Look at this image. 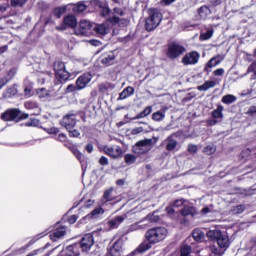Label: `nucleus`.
<instances>
[{
  "label": "nucleus",
  "mask_w": 256,
  "mask_h": 256,
  "mask_svg": "<svg viewBox=\"0 0 256 256\" xmlns=\"http://www.w3.org/2000/svg\"><path fill=\"white\" fill-rule=\"evenodd\" d=\"M28 0H11V7H23L27 4Z\"/></svg>",
  "instance_id": "38"
},
{
  "label": "nucleus",
  "mask_w": 256,
  "mask_h": 256,
  "mask_svg": "<svg viewBox=\"0 0 256 256\" xmlns=\"http://www.w3.org/2000/svg\"><path fill=\"white\" fill-rule=\"evenodd\" d=\"M122 245L121 242H115L113 246L109 249L111 256H121Z\"/></svg>",
  "instance_id": "23"
},
{
  "label": "nucleus",
  "mask_w": 256,
  "mask_h": 256,
  "mask_svg": "<svg viewBox=\"0 0 256 256\" xmlns=\"http://www.w3.org/2000/svg\"><path fill=\"white\" fill-rule=\"evenodd\" d=\"M166 213H168V215H173V213H175V209H173V206L166 207Z\"/></svg>",
  "instance_id": "63"
},
{
  "label": "nucleus",
  "mask_w": 256,
  "mask_h": 256,
  "mask_svg": "<svg viewBox=\"0 0 256 256\" xmlns=\"http://www.w3.org/2000/svg\"><path fill=\"white\" fill-rule=\"evenodd\" d=\"M145 221H149V223H157V221H159V216L155 214H148Z\"/></svg>",
  "instance_id": "44"
},
{
  "label": "nucleus",
  "mask_w": 256,
  "mask_h": 256,
  "mask_svg": "<svg viewBox=\"0 0 256 256\" xmlns=\"http://www.w3.org/2000/svg\"><path fill=\"white\" fill-rule=\"evenodd\" d=\"M206 235H207L208 239L218 240L223 235V233L219 229L214 228V229L209 230L206 233Z\"/></svg>",
  "instance_id": "26"
},
{
  "label": "nucleus",
  "mask_w": 256,
  "mask_h": 256,
  "mask_svg": "<svg viewBox=\"0 0 256 256\" xmlns=\"http://www.w3.org/2000/svg\"><path fill=\"white\" fill-rule=\"evenodd\" d=\"M165 119V111H157L152 114V120L156 122H161Z\"/></svg>",
  "instance_id": "34"
},
{
  "label": "nucleus",
  "mask_w": 256,
  "mask_h": 256,
  "mask_svg": "<svg viewBox=\"0 0 256 256\" xmlns=\"http://www.w3.org/2000/svg\"><path fill=\"white\" fill-rule=\"evenodd\" d=\"M214 75H215L216 77H221V76L225 75V69H223V68H218V69H216V70L214 71Z\"/></svg>",
  "instance_id": "50"
},
{
  "label": "nucleus",
  "mask_w": 256,
  "mask_h": 256,
  "mask_svg": "<svg viewBox=\"0 0 256 256\" xmlns=\"http://www.w3.org/2000/svg\"><path fill=\"white\" fill-rule=\"evenodd\" d=\"M68 133H69V137H80L81 135V132H79V130L75 128L68 130Z\"/></svg>",
  "instance_id": "49"
},
{
  "label": "nucleus",
  "mask_w": 256,
  "mask_h": 256,
  "mask_svg": "<svg viewBox=\"0 0 256 256\" xmlns=\"http://www.w3.org/2000/svg\"><path fill=\"white\" fill-rule=\"evenodd\" d=\"M96 5H97V7H100V9H104V7H107L106 2L99 1V0L96 1Z\"/></svg>",
  "instance_id": "59"
},
{
  "label": "nucleus",
  "mask_w": 256,
  "mask_h": 256,
  "mask_svg": "<svg viewBox=\"0 0 256 256\" xmlns=\"http://www.w3.org/2000/svg\"><path fill=\"white\" fill-rule=\"evenodd\" d=\"M91 79H93V76H91L90 73L83 74L80 76L76 81V87L78 90L85 89L89 83H91Z\"/></svg>",
  "instance_id": "17"
},
{
  "label": "nucleus",
  "mask_w": 256,
  "mask_h": 256,
  "mask_svg": "<svg viewBox=\"0 0 256 256\" xmlns=\"http://www.w3.org/2000/svg\"><path fill=\"white\" fill-rule=\"evenodd\" d=\"M93 31H95L97 35H107V33H109V26H107V24H95Z\"/></svg>",
  "instance_id": "22"
},
{
  "label": "nucleus",
  "mask_w": 256,
  "mask_h": 256,
  "mask_svg": "<svg viewBox=\"0 0 256 256\" xmlns=\"http://www.w3.org/2000/svg\"><path fill=\"white\" fill-rule=\"evenodd\" d=\"M85 149L88 153H93V144H87Z\"/></svg>",
  "instance_id": "64"
},
{
  "label": "nucleus",
  "mask_w": 256,
  "mask_h": 256,
  "mask_svg": "<svg viewBox=\"0 0 256 256\" xmlns=\"http://www.w3.org/2000/svg\"><path fill=\"white\" fill-rule=\"evenodd\" d=\"M185 51V47L179 45V44H170L168 47V57L169 59H177V57H180V55H183Z\"/></svg>",
  "instance_id": "13"
},
{
  "label": "nucleus",
  "mask_w": 256,
  "mask_h": 256,
  "mask_svg": "<svg viewBox=\"0 0 256 256\" xmlns=\"http://www.w3.org/2000/svg\"><path fill=\"white\" fill-rule=\"evenodd\" d=\"M103 230L93 231V233H89L83 236L79 243V248L81 247L82 251H89L91 247H93V244L95 243V240L93 237H97L99 233H101Z\"/></svg>",
  "instance_id": "6"
},
{
  "label": "nucleus",
  "mask_w": 256,
  "mask_h": 256,
  "mask_svg": "<svg viewBox=\"0 0 256 256\" xmlns=\"http://www.w3.org/2000/svg\"><path fill=\"white\" fill-rule=\"evenodd\" d=\"M77 219H79V217L77 215H72L70 217L67 216H63L62 218V222L58 221L56 222V225H61V223H69V225H75V223H77Z\"/></svg>",
  "instance_id": "25"
},
{
  "label": "nucleus",
  "mask_w": 256,
  "mask_h": 256,
  "mask_svg": "<svg viewBox=\"0 0 256 256\" xmlns=\"http://www.w3.org/2000/svg\"><path fill=\"white\" fill-rule=\"evenodd\" d=\"M30 115H41V108L37 106L35 109L31 110Z\"/></svg>",
  "instance_id": "58"
},
{
  "label": "nucleus",
  "mask_w": 256,
  "mask_h": 256,
  "mask_svg": "<svg viewBox=\"0 0 256 256\" xmlns=\"http://www.w3.org/2000/svg\"><path fill=\"white\" fill-rule=\"evenodd\" d=\"M60 125L66 128V131H71V129H75V125H77V116L75 114H67L60 121Z\"/></svg>",
  "instance_id": "10"
},
{
  "label": "nucleus",
  "mask_w": 256,
  "mask_h": 256,
  "mask_svg": "<svg viewBox=\"0 0 256 256\" xmlns=\"http://www.w3.org/2000/svg\"><path fill=\"white\" fill-rule=\"evenodd\" d=\"M235 101H237V96L233 94H227L222 97V103H224V105H231V103H235Z\"/></svg>",
  "instance_id": "30"
},
{
  "label": "nucleus",
  "mask_w": 256,
  "mask_h": 256,
  "mask_svg": "<svg viewBox=\"0 0 256 256\" xmlns=\"http://www.w3.org/2000/svg\"><path fill=\"white\" fill-rule=\"evenodd\" d=\"M24 95H25V97H31V95H33V94L31 93V88L26 87V88L24 89Z\"/></svg>",
  "instance_id": "61"
},
{
  "label": "nucleus",
  "mask_w": 256,
  "mask_h": 256,
  "mask_svg": "<svg viewBox=\"0 0 256 256\" xmlns=\"http://www.w3.org/2000/svg\"><path fill=\"white\" fill-rule=\"evenodd\" d=\"M180 213L182 217H195L197 215V209L194 206L185 205Z\"/></svg>",
  "instance_id": "19"
},
{
  "label": "nucleus",
  "mask_w": 256,
  "mask_h": 256,
  "mask_svg": "<svg viewBox=\"0 0 256 256\" xmlns=\"http://www.w3.org/2000/svg\"><path fill=\"white\" fill-rule=\"evenodd\" d=\"M245 209H246L245 205L240 204V205L234 206L232 208V213L234 215H241V213H243V211H245Z\"/></svg>",
  "instance_id": "37"
},
{
  "label": "nucleus",
  "mask_w": 256,
  "mask_h": 256,
  "mask_svg": "<svg viewBox=\"0 0 256 256\" xmlns=\"http://www.w3.org/2000/svg\"><path fill=\"white\" fill-rule=\"evenodd\" d=\"M29 119V114H22L21 111L17 108L8 109L1 114V119L3 121H15V119Z\"/></svg>",
  "instance_id": "7"
},
{
  "label": "nucleus",
  "mask_w": 256,
  "mask_h": 256,
  "mask_svg": "<svg viewBox=\"0 0 256 256\" xmlns=\"http://www.w3.org/2000/svg\"><path fill=\"white\" fill-rule=\"evenodd\" d=\"M153 111V107L147 106L142 112L137 114V116L134 119H144V117H149Z\"/></svg>",
  "instance_id": "31"
},
{
  "label": "nucleus",
  "mask_w": 256,
  "mask_h": 256,
  "mask_svg": "<svg viewBox=\"0 0 256 256\" xmlns=\"http://www.w3.org/2000/svg\"><path fill=\"white\" fill-rule=\"evenodd\" d=\"M111 193H113V190H111V189L110 190H106L104 192L103 199H105L106 203L108 201H113V196L111 195Z\"/></svg>",
  "instance_id": "47"
},
{
  "label": "nucleus",
  "mask_w": 256,
  "mask_h": 256,
  "mask_svg": "<svg viewBox=\"0 0 256 256\" xmlns=\"http://www.w3.org/2000/svg\"><path fill=\"white\" fill-rule=\"evenodd\" d=\"M163 19V15L157 10H150L149 17L146 19L145 28L146 31H155L157 27H159L161 21Z\"/></svg>",
  "instance_id": "2"
},
{
  "label": "nucleus",
  "mask_w": 256,
  "mask_h": 256,
  "mask_svg": "<svg viewBox=\"0 0 256 256\" xmlns=\"http://www.w3.org/2000/svg\"><path fill=\"white\" fill-rule=\"evenodd\" d=\"M184 203H185V200L179 199V200L174 201L172 207H181V206H183Z\"/></svg>",
  "instance_id": "52"
},
{
  "label": "nucleus",
  "mask_w": 256,
  "mask_h": 256,
  "mask_svg": "<svg viewBox=\"0 0 256 256\" xmlns=\"http://www.w3.org/2000/svg\"><path fill=\"white\" fill-rule=\"evenodd\" d=\"M201 54L197 51H192L185 54L182 58L183 65H197L199 63V59Z\"/></svg>",
  "instance_id": "12"
},
{
  "label": "nucleus",
  "mask_w": 256,
  "mask_h": 256,
  "mask_svg": "<svg viewBox=\"0 0 256 256\" xmlns=\"http://www.w3.org/2000/svg\"><path fill=\"white\" fill-rule=\"evenodd\" d=\"M75 29L77 27V18L73 14H69L63 18V24L56 27L58 31H65V29Z\"/></svg>",
  "instance_id": "9"
},
{
  "label": "nucleus",
  "mask_w": 256,
  "mask_h": 256,
  "mask_svg": "<svg viewBox=\"0 0 256 256\" xmlns=\"http://www.w3.org/2000/svg\"><path fill=\"white\" fill-rule=\"evenodd\" d=\"M58 141H67V135H65L64 133H61L58 135Z\"/></svg>",
  "instance_id": "62"
},
{
  "label": "nucleus",
  "mask_w": 256,
  "mask_h": 256,
  "mask_svg": "<svg viewBox=\"0 0 256 256\" xmlns=\"http://www.w3.org/2000/svg\"><path fill=\"white\" fill-rule=\"evenodd\" d=\"M15 95H17V88L15 87V85L8 87L3 92L4 99H11V97H15Z\"/></svg>",
  "instance_id": "24"
},
{
  "label": "nucleus",
  "mask_w": 256,
  "mask_h": 256,
  "mask_svg": "<svg viewBox=\"0 0 256 256\" xmlns=\"http://www.w3.org/2000/svg\"><path fill=\"white\" fill-rule=\"evenodd\" d=\"M116 58L117 51H109L101 55L100 63H102V65H105L106 67H109V65H113Z\"/></svg>",
  "instance_id": "14"
},
{
  "label": "nucleus",
  "mask_w": 256,
  "mask_h": 256,
  "mask_svg": "<svg viewBox=\"0 0 256 256\" xmlns=\"http://www.w3.org/2000/svg\"><path fill=\"white\" fill-rule=\"evenodd\" d=\"M37 95L40 99H45V97H49V91L45 88H40L37 90Z\"/></svg>",
  "instance_id": "42"
},
{
  "label": "nucleus",
  "mask_w": 256,
  "mask_h": 256,
  "mask_svg": "<svg viewBox=\"0 0 256 256\" xmlns=\"http://www.w3.org/2000/svg\"><path fill=\"white\" fill-rule=\"evenodd\" d=\"M125 221V218L123 216H116L112 220H110V225H121Z\"/></svg>",
  "instance_id": "43"
},
{
  "label": "nucleus",
  "mask_w": 256,
  "mask_h": 256,
  "mask_svg": "<svg viewBox=\"0 0 256 256\" xmlns=\"http://www.w3.org/2000/svg\"><path fill=\"white\" fill-rule=\"evenodd\" d=\"M113 12L115 13V15H120L121 17H123V15H125V12L121 8H114Z\"/></svg>",
  "instance_id": "55"
},
{
  "label": "nucleus",
  "mask_w": 256,
  "mask_h": 256,
  "mask_svg": "<svg viewBox=\"0 0 256 256\" xmlns=\"http://www.w3.org/2000/svg\"><path fill=\"white\" fill-rule=\"evenodd\" d=\"M217 243L219 245V248L216 246L210 247V256H223V253H225L222 249H229V236L227 234H222L218 239Z\"/></svg>",
  "instance_id": "3"
},
{
  "label": "nucleus",
  "mask_w": 256,
  "mask_h": 256,
  "mask_svg": "<svg viewBox=\"0 0 256 256\" xmlns=\"http://www.w3.org/2000/svg\"><path fill=\"white\" fill-rule=\"evenodd\" d=\"M151 149H153V139L140 140L133 146L134 153H137L138 155L149 153Z\"/></svg>",
  "instance_id": "5"
},
{
  "label": "nucleus",
  "mask_w": 256,
  "mask_h": 256,
  "mask_svg": "<svg viewBox=\"0 0 256 256\" xmlns=\"http://www.w3.org/2000/svg\"><path fill=\"white\" fill-rule=\"evenodd\" d=\"M54 71H55V76L60 83H65V81L69 80V77H71V74L67 71L65 68V63L61 61H56L54 63Z\"/></svg>",
  "instance_id": "4"
},
{
  "label": "nucleus",
  "mask_w": 256,
  "mask_h": 256,
  "mask_svg": "<svg viewBox=\"0 0 256 256\" xmlns=\"http://www.w3.org/2000/svg\"><path fill=\"white\" fill-rule=\"evenodd\" d=\"M24 107L26 109H28V111H33V109L39 107V105H37L35 102L33 101H28V102H25L24 104Z\"/></svg>",
  "instance_id": "46"
},
{
  "label": "nucleus",
  "mask_w": 256,
  "mask_h": 256,
  "mask_svg": "<svg viewBox=\"0 0 256 256\" xmlns=\"http://www.w3.org/2000/svg\"><path fill=\"white\" fill-rule=\"evenodd\" d=\"M103 151L112 159H117V157H121L123 155V150L119 146H104Z\"/></svg>",
  "instance_id": "15"
},
{
  "label": "nucleus",
  "mask_w": 256,
  "mask_h": 256,
  "mask_svg": "<svg viewBox=\"0 0 256 256\" xmlns=\"http://www.w3.org/2000/svg\"><path fill=\"white\" fill-rule=\"evenodd\" d=\"M192 237L195 239V241H201V239L205 237V234L201 232V230H194Z\"/></svg>",
  "instance_id": "40"
},
{
  "label": "nucleus",
  "mask_w": 256,
  "mask_h": 256,
  "mask_svg": "<svg viewBox=\"0 0 256 256\" xmlns=\"http://www.w3.org/2000/svg\"><path fill=\"white\" fill-rule=\"evenodd\" d=\"M110 12H111V10L109 9V6L102 8L103 17H105V15H109Z\"/></svg>",
  "instance_id": "60"
},
{
  "label": "nucleus",
  "mask_w": 256,
  "mask_h": 256,
  "mask_svg": "<svg viewBox=\"0 0 256 256\" xmlns=\"http://www.w3.org/2000/svg\"><path fill=\"white\" fill-rule=\"evenodd\" d=\"M67 235V227L59 226L50 232L51 241H59V239H63Z\"/></svg>",
  "instance_id": "16"
},
{
  "label": "nucleus",
  "mask_w": 256,
  "mask_h": 256,
  "mask_svg": "<svg viewBox=\"0 0 256 256\" xmlns=\"http://www.w3.org/2000/svg\"><path fill=\"white\" fill-rule=\"evenodd\" d=\"M105 213V210L103 208L99 207L94 209L90 214L86 216V219H97V216L103 215Z\"/></svg>",
  "instance_id": "29"
},
{
  "label": "nucleus",
  "mask_w": 256,
  "mask_h": 256,
  "mask_svg": "<svg viewBox=\"0 0 256 256\" xmlns=\"http://www.w3.org/2000/svg\"><path fill=\"white\" fill-rule=\"evenodd\" d=\"M213 119H223V106L219 105L216 110L212 112Z\"/></svg>",
  "instance_id": "35"
},
{
  "label": "nucleus",
  "mask_w": 256,
  "mask_h": 256,
  "mask_svg": "<svg viewBox=\"0 0 256 256\" xmlns=\"http://www.w3.org/2000/svg\"><path fill=\"white\" fill-rule=\"evenodd\" d=\"M215 147H213L212 145L206 146L204 148V153H206V155H213V153H215Z\"/></svg>",
  "instance_id": "48"
},
{
  "label": "nucleus",
  "mask_w": 256,
  "mask_h": 256,
  "mask_svg": "<svg viewBox=\"0 0 256 256\" xmlns=\"http://www.w3.org/2000/svg\"><path fill=\"white\" fill-rule=\"evenodd\" d=\"M124 91L128 94L129 97L135 93V89L131 86L126 87Z\"/></svg>",
  "instance_id": "51"
},
{
  "label": "nucleus",
  "mask_w": 256,
  "mask_h": 256,
  "mask_svg": "<svg viewBox=\"0 0 256 256\" xmlns=\"http://www.w3.org/2000/svg\"><path fill=\"white\" fill-rule=\"evenodd\" d=\"M11 79H13V76H11V73H8L7 76H5L4 78L0 79V89L5 87V85H7V83H9V81H11Z\"/></svg>",
  "instance_id": "39"
},
{
  "label": "nucleus",
  "mask_w": 256,
  "mask_h": 256,
  "mask_svg": "<svg viewBox=\"0 0 256 256\" xmlns=\"http://www.w3.org/2000/svg\"><path fill=\"white\" fill-rule=\"evenodd\" d=\"M53 13L57 19H61V16L65 15L67 13V6H60L53 10Z\"/></svg>",
  "instance_id": "32"
},
{
  "label": "nucleus",
  "mask_w": 256,
  "mask_h": 256,
  "mask_svg": "<svg viewBox=\"0 0 256 256\" xmlns=\"http://www.w3.org/2000/svg\"><path fill=\"white\" fill-rule=\"evenodd\" d=\"M124 161L128 165H133V163H135L137 161V157L135 155H133V154H126L124 156Z\"/></svg>",
  "instance_id": "36"
},
{
  "label": "nucleus",
  "mask_w": 256,
  "mask_h": 256,
  "mask_svg": "<svg viewBox=\"0 0 256 256\" xmlns=\"http://www.w3.org/2000/svg\"><path fill=\"white\" fill-rule=\"evenodd\" d=\"M175 137H179V133H173L164 140L166 151H179V142Z\"/></svg>",
  "instance_id": "11"
},
{
  "label": "nucleus",
  "mask_w": 256,
  "mask_h": 256,
  "mask_svg": "<svg viewBox=\"0 0 256 256\" xmlns=\"http://www.w3.org/2000/svg\"><path fill=\"white\" fill-rule=\"evenodd\" d=\"M99 163H100V165H109V159H107V157H105V156H102L99 159Z\"/></svg>",
  "instance_id": "56"
},
{
  "label": "nucleus",
  "mask_w": 256,
  "mask_h": 256,
  "mask_svg": "<svg viewBox=\"0 0 256 256\" xmlns=\"http://www.w3.org/2000/svg\"><path fill=\"white\" fill-rule=\"evenodd\" d=\"M255 69H256V62H252L247 69V73H255Z\"/></svg>",
  "instance_id": "54"
},
{
  "label": "nucleus",
  "mask_w": 256,
  "mask_h": 256,
  "mask_svg": "<svg viewBox=\"0 0 256 256\" xmlns=\"http://www.w3.org/2000/svg\"><path fill=\"white\" fill-rule=\"evenodd\" d=\"M167 237V230L165 227H156L148 230L145 234V238L149 241L152 245L155 243H159L163 241Z\"/></svg>",
  "instance_id": "1"
},
{
  "label": "nucleus",
  "mask_w": 256,
  "mask_h": 256,
  "mask_svg": "<svg viewBox=\"0 0 256 256\" xmlns=\"http://www.w3.org/2000/svg\"><path fill=\"white\" fill-rule=\"evenodd\" d=\"M217 83L215 81H206L202 85L198 86V91H209V89H213Z\"/></svg>",
  "instance_id": "28"
},
{
  "label": "nucleus",
  "mask_w": 256,
  "mask_h": 256,
  "mask_svg": "<svg viewBox=\"0 0 256 256\" xmlns=\"http://www.w3.org/2000/svg\"><path fill=\"white\" fill-rule=\"evenodd\" d=\"M198 15L200 18L202 19H207V17H209V15H211V9H209L208 6H201L198 10Z\"/></svg>",
  "instance_id": "27"
},
{
  "label": "nucleus",
  "mask_w": 256,
  "mask_h": 256,
  "mask_svg": "<svg viewBox=\"0 0 256 256\" xmlns=\"http://www.w3.org/2000/svg\"><path fill=\"white\" fill-rule=\"evenodd\" d=\"M223 59L224 58L221 55L214 56L206 64L205 71H207V69H211L213 67H217V65H219L223 61Z\"/></svg>",
  "instance_id": "21"
},
{
  "label": "nucleus",
  "mask_w": 256,
  "mask_h": 256,
  "mask_svg": "<svg viewBox=\"0 0 256 256\" xmlns=\"http://www.w3.org/2000/svg\"><path fill=\"white\" fill-rule=\"evenodd\" d=\"M213 37V30H207V32H204L200 35V39L202 41H207Z\"/></svg>",
  "instance_id": "41"
},
{
  "label": "nucleus",
  "mask_w": 256,
  "mask_h": 256,
  "mask_svg": "<svg viewBox=\"0 0 256 256\" xmlns=\"http://www.w3.org/2000/svg\"><path fill=\"white\" fill-rule=\"evenodd\" d=\"M112 25H118L119 27H127L129 25V20L127 18H120L118 16H113L109 19Z\"/></svg>",
  "instance_id": "20"
},
{
  "label": "nucleus",
  "mask_w": 256,
  "mask_h": 256,
  "mask_svg": "<svg viewBox=\"0 0 256 256\" xmlns=\"http://www.w3.org/2000/svg\"><path fill=\"white\" fill-rule=\"evenodd\" d=\"M127 97H129V94H127L125 90H123L119 95L118 101H123V99H127Z\"/></svg>",
  "instance_id": "57"
},
{
  "label": "nucleus",
  "mask_w": 256,
  "mask_h": 256,
  "mask_svg": "<svg viewBox=\"0 0 256 256\" xmlns=\"http://www.w3.org/2000/svg\"><path fill=\"white\" fill-rule=\"evenodd\" d=\"M180 256H191V246H183L181 248V255Z\"/></svg>",
  "instance_id": "45"
},
{
  "label": "nucleus",
  "mask_w": 256,
  "mask_h": 256,
  "mask_svg": "<svg viewBox=\"0 0 256 256\" xmlns=\"http://www.w3.org/2000/svg\"><path fill=\"white\" fill-rule=\"evenodd\" d=\"M84 11H87V5L85 4V2H78L74 5V13H83Z\"/></svg>",
  "instance_id": "33"
},
{
  "label": "nucleus",
  "mask_w": 256,
  "mask_h": 256,
  "mask_svg": "<svg viewBox=\"0 0 256 256\" xmlns=\"http://www.w3.org/2000/svg\"><path fill=\"white\" fill-rule=\"evenodd\" d=\"M93 25L94 24L89 20H81L79 23V29L76 31V34L89 37V35L93 33Z\"/></svg>",
  "instance_id": "8"
},
{
  "label": "nucleus",
  "mask_w": 256,
  "mask_h": 256,
  "mask_svg": "<svg viewBox=\"0 0 256 256\" xmlns=\"http://www.w3.org/2000/svg\"><path fill=\"white\" fill-rule=\"evenodd\" d=\"M62 255L79 256V244H72L62 251Z\"/></svg>",
  "instance_id": "18"
},
{
  "label": "nucleus",
  "mask_w": 256,
  "mask_h": 256,
  "mask_svg": "<svg viewBox=\"0 0 256 256\" xmlns=\"http://www.w3.org/2000/svg\"><path fill=\"white\" fill-rule=\"evenodd\" d=\"M188 152L189 153H197V145L189 144L188 145Z\"/></svg>",
  "instance_id": "53"
}]
</instances>
